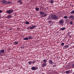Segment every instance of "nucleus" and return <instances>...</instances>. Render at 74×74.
Instances as JSON below:
<instances>
[{"label":"nucleus","mask_w":74,"mask_h":74,"mask_svg":"<svg viewBox=\"0 0 74 74\" xmlns=\"http://www.w3.org/2000/svg\"><path fill=\"white\" fill-rule=\"evenodd\" d=\"M49 63L51 64H52V63H53V62H52V60H49Z\"/></svg>","instance_id":"4468645a"},{"label":"nucleus","mask_w":74,"mask_h":74,"mask_svg":"<svg viewBox=\"0 0 74 74\" xmlns=\"http://www.w3.org/2000/svg\"><path fill=\"white\" fill-rule=\"evenodd\" d=\"M35 62H36V61L33 60L32 61V63L33 64H34V63H35Z\"/></svg>","instance_id":"393cba45"},{"label":"nucleus","mask_w":74,"mask_h":74,"mask_svg":"<svg viewBox=\"0 0 74 74\" xmlns=\"http://www.w3.org/2000/svg\"><path fill=\"white\" fill-rule=\"evenodd\" d=\"M1 12H3V11L2 10H0V13H1Z\"/></svg>","instance_id":"72a5a7b5"},{"label":"nucleus","mask_w":74,"mask_h":74,"mask_svg":"<svg viewBox=\"0 0 74 74\" xmlns=\"http://www.w3.org/2000/svg\"><path fill=\"white\" fill-rule=\"evenodd\" d=\"M18 44V42H14V44L15 45H17Z\"/></svg>","instance_id":"f3484780"},{"label":"nucleus","mask_w":74,"mask_h":74,"mask_svg":"<svg viewBox=\"0 0 74 74\" xmlns=\"http://www.w3.org/2000/svg\"><path fill=\"white\" fill-rule=\"evenodd\" d=\"M0 52L1 53H4V50L2 49L0 51Z\"/></svg>","instance_id":"1a4fd4ad"},{"label":"nucleus","mask_w":74,"mask_h":74,"mask_svg":"<svg viewBox=\"0 0 74 74\" xmlns=\"http://www.w3.org/2000/svg\"><path fill=\"white\" fill-rule=\"evenodd\" d=\"M18 3H19V4H22V2H21V0H19L18 1Z\"/></svg>","instance_id":"9b49d317"},{"label":"nucleus","mask_w":74,"mask_h":74,"mask_svg":"<svg viewBox=\"0 0 74 74\" xmlns=\"http://www.w3.org/2000/svg\"><path fill=\"white\" fill-rule=\"evenodd\" d=\"M47 66V63L45 62H44L42 64V67H45Z\"/></svg>","instance_id":"20e7f679"},{"label":"nucleus","mask_w":74,"mask_h":74,"mask_svg":"<svg viewBox=\"0 0 74 74\" xmlns=\"http://www.w3.org/2000/svg\"><path fill=\"white\" fill-rule=\"evenodd\" d=\"M26 24H27V25H29V22L28 21H26Z\"/></svg>","instance_id":"b1692460"},{"label":"nucleus","mask_w":74,"mask_h":74,"mask_svg":"<svg viewBox=\"0 0 74 74\" xmlns=\"http://www.w3.org/2000/svg\"><path fill=\"white\" fill-rule=\"evenodd\" d=\"M47 16V14H45L43 16V17H45V16Z\"/></svg>","instance_id":"aec40b11"},{"label":"nucleus","mask_w":74,"mask_h":74,"mask_svg":"<svg viewBox=\"0 0 74 74\" xmlns=\"http://www.w3.org/2000/svg\"><path fill=\"white\" fill-rule=\"evenodd\" d=\"M7 2V1L5 0H3L2 1V3H3L4 4H6V3Z\"/></svg>","instance_id":"0eeeda50"},{"label":"nucleus","mask_w":74,"mask_h":74,"mask_svg":"<svg viewBox=\"0 0 74 74\" xmlns=\"http://www.w3.org/2000/svg\"><path fill=\"white\" fill-rule=\"evenodd\" d=\"M59 22L60 24H62V23H63V21L62 20H60Z\"/></svg>","instance_id":"ddd939ff"},{"label":"nucleus","mask_w":74,"mask_h":74,"mask_svg":"<svg viewBox=\"0 0 74 74\" xmlns=\"http://www.w3.org/2000/svg\"><path fill=\"white\" fill-rule=\"evenodd\" d=\"M14 12V10H8L6 12L7 14H12V13Z\"/></svg>","instance_id":"f03ea898"},{"label":"nucleus","mask_w":74,"mask_h":74,"mask_svg":"<svg viewBox=\"0 0 74 74\" xmlns=\"http://www.w3.org/2000/svg\"><path fill=\"white\" fill-rule=\"evenodd\" d=\"M72 67H74V64H73L72 66Z\"/></svg>","instance_id":"c9c22d12"},{"label":"nucleus","mask_w":74,"mask_h":74,"mask_svg":"<svg viewBox=\"0 0 74 74\" xmlns=\"http://www.w3.org/2000/svg\"><path fill=\"white\" fill-rule=\"evenodd\" d=\"M30 29V27H28V28H27V29H28V30H29V29Z\"/></svg>","instance_id":"2f4dec72"},{"label":"nucleus","mask_w":74,"mask_h":74,"mask_svg":"<svg viewBox=\"0 0 74 74\" xmlns=\"http://www.w3.org/2000/svg\"><path fill=\"white\" fill-rule=\"evenodd\" d=\"M54 66V67H55V66Z\"/></svg>","instance_id":"58836bf2"},{"label":"nucleus","mask_w":74,"mask_h":74,"mask_svg":"<svg viewBox=\"0 0 74 74\" xmlns=\"http://www.w3.org/2000/svg\"><path fill=\"white\" fill-rule=\"evenodd\" d=\"M64 43H63V42H62V43L61 44V45H62V46L63 45H64Z\"/></svg>","instance_id":"7c9ffc66"},{"label":"nucleus","mask_w":74,"mask_h":74,"mask_svg":"<svg viewBox=\"0 0 74 74\" xmlns=\"http://www.w3.org/2000/svg\"><path fill=\"white\" fill-rule=\"evenodd\" d=\"M70 24H73V22L72 21H71L70 22Z\"/></svg>","instance_id":"473e14b6"},{"label":"nucleus","mask_w":74,"mask_h":74,"mask_svg":"<svg viewBox=\"0 0 74 74\" xmlns=\"http://www.w3.org/2000/svg\"><path fill=\"white\" fill-rule=\"evenodd\" d=\"M1 53L0 52V55H1Z\"/></svg>","instance_id":"e433bc0d"},{"label":"nucleus","mask_w":74,"mask_h":74,"mask_svg":"<svg viewBox=\"0 0 74 74\" xmlns=\"http://www.w3.org/2000/svg\"><path fill=\"white\" fill-rule=\"evenodd\" d=\"M40 14H41V15H43L44 14V12H40Z\"/></svg>","instance_id":"dca6fc26"},{"label":"nucleus","mask_w":74,"mask_h":74,"mask_svg":"<svg viewBox=\"0 0 74 74\" xmlns=\"http://www.w3.org/2000/svg\"><path fill=\"white\" fill-rule=\"evenodd\" d=\"M12 16H11L10 15H8L7 18H8V19H10V18H11Z\"/></svg>","instance_id":"9d476101"},{"label":"nucleus","mask_w":74,"mask_h":74,"mask_svg":"<svg viewBox=\"0 0 74 74\" xmlns=\"http://www.w3.org/2000/svg\"><path fill=\"white\" fill-rule=\"evenodd\" d=\"M66 29V27H64L61 29V30H64Z\"/></svg>","instance_id":"f8f14e48"},{"label":"nucleus","mask_w":74,"mask_h":74,"mask_svg":"<svg viewBox=\"0 0 74 74\" xmlns=\"http://www.w3.org/2000/svg\"><path fill=\"white\" fill-rule=\"evenodd\" d=\"M70 13L73 14H74V10L72 11L71 12H70Z\"/></svg>","instance_id":"6ab92c4d"},{"label":"nucleus","mask_w":74,"mask_h":74,"mask_svg":"<svg viewBox=\"0 0 74 74\" xmlns=\"http://www.w3.org/2000/svg\"><path fill=\"white\" fill-rule=\"evenodd\" d=\"M51 18L52 19H55L56 20V19H58V18L55 15H53L51 16Z\"/></svg>","instance_id":"f257e3e1"},{"label":"nucleus","mask_w":74,"mask_h":74,"mask_svg":"<svg viewBox=\"0 0 74 74\" xmlns=\"http://www.w3.org/2000/svg\"><path fill=\"white\" fill-rule=\"evenodd\" d=\"M36 27V25H33L32 26V27H30V29H34V28Z\"/></svg>","instance_id":"39448f33"},{"label":"nucleus","mask_w":74,"mask_h":74,"mask_svg":"<svg viewBox=\"0 0 74 74\" xmlns=\"http://www.w3.org/2000/svg\"><path fill=\"white\" fill-rule=\"evenodd\" d=\"M37 69V67H32V70H36Z\"/></svg>","instance_id":"423d86ee"},{"label":"nucleus","mask_w":74,"mask_h":74,"mask_svg":"<svg viewBox=\"0 0 74 74\" xmlns=\"http://www.w3.org/2000/svg\"><path fill=\"white\" fill-rule=\"evenodd\" d=\"M31 63H32V61H29V64H31Z\"/></svg>","instance_id":"c85d7f7f"},{"label":"nucleus","mask_w":74,"mask_h":74,"mask_svg":"<svg viewBox=\"0 0 74 74\" xmlns=\"http://www.w3.org/2000/svg\"><path fill=\"white\" fill-rule=\"evenodd\" d=\"M28 38L29 40H32V36H29Z\"/></svg>","instance_id":"5701e85b"},{"label":"nucleus","mask_w":74,"mask_h":74,"mask_svg":"<svg viewBox=\"0 0 74 74\" xmlns=\"http://www.w3.org/2000/svg\"><path fill=\"white\" fill-rule=\"evenodd\" d=\"M12 2L10 1H6V4H12Z\"/></svg>","instance_id":"7ed1b4c3"},{"label":"nucleus","mask_w":74,"mask_h":74,"mask_svg":"<svg viewBox=\"0 0 74 74\" xmlns=\"http://www.w3.org/2000/svg\"><path fill=\"white\" fill-rule=\"evenodd\" d=\"M69 73H70V71H66L65 72V73H66V74H69Z\"/></svg>","instance_id":"4be33fe9"},{"label":"nucleus","mask_w":74,"mask_h":74,"mask_svg":"<svg viewBox=\"0 0 74 74\" xmlns=\"http://www.w3.org/2000/svg\"><path fill=\"white\" fill-rule=\"evenodd\" d=\"M64 18H65V19H66L68 17L67 16H64Z\"/></svg>","instance_id":"c756f323"},{"label":"nucleus","mask_w":74,"mask_h":74,"mask_svg":"<svg viewBox=\"0 0 74 74\" xmlns=\"http://www.w3.org/2000/svg\"><path fill=\"white\" fill-rule=\"evenodd\" d=\"M69 19H70V18H72V19H74V17L73 16L71 15L69 17Z\"/></svg>","instance_id":"6e6552de"},{"label":"nucleus","mask_w":74,"mask_h":74,"mask_svg":"<svg viewBox=\"0 0 74 74\" xmlns=\"http://www.w3.org/2000/svg\"><path fill=\"white\" fill-rule=\"evenodd\" d=\"M74 6L73 5L72 6V7H73V6Z\"/></svg>","instance_id":"4c0bfd02"},{"label":"nucleus","mask_w":74,"mask_h":74,"mask_svg":"<svg viewBox=\"0 0 74 74\" xmlns=\"http://www.w3.org/2000/svg\"><path fill=\"white\" fill-rule=\"evenodd\" d=\"M48 19H51V18L50 16H49V17L48 18Z\"/></svg>","instance_id":"cd10ccee"},{"label":"nucleus","mask_w":74,"mask_h":74,"mask_svg":"<svg viewBox=\"0 0 74 74\" xmlns=\"http://www.w3.org/2000/svg\"><path fill=\"white\" fill-rule=\"evenodd\" d=\"M65 48H69V45H66L65 46Z\"/></svg>","instance_id":"412c9836"},{"label":"nucleus","mask_w":74,"mask_h":74,"mask_svg":"<svg viewBox=\"0 0 74 74\" xmlns=\"http://www.w3.org/2000/svg\"><path fill=\"white\" fill-rule=\"evenodd\" d=\"M49 23H52V21H49Z\"/></svg>","instance_id":"f704fd0d"},{"label":"nucleus","mask_w":74,"mask_h":74,"mask_svg":"<svg viewBox=\"0 0 74 74\" xmlns=\"http://www.w3.org/2000/svg\"><path fill=\"white\" fill-rule=\"evenodd\" d=\"M24 39L25 40H28V38H25Z\"/></svg>","instance_id":"bb28decb"},{"label":"nucleus","mask_w":74,"mask_h":74,"mask_svg":"<svg viewBox=\"0 0 74 74\" xmlns=\"http://www.w3.org/2000/svg\"><path fill=\"white\" fill-rule=\"evenodd\" d=\"M50 3H51L52 4V3H53V1H52V0H51L50 1Z\"/></svg>","instance_id":"a878e982"},{"label":"nucleus","mask_w":74,"mask_h":74,"mask_svg":"<svg viewBox=\"0 0 74 74\" xmlns=\"http://www.w3.org/2000/svg\"><path fill=\"white\" fill-rule=\"evenodd\" d=\"M43 62H44V63H46L47 62V60L46 59H45L43 60Z\"/></svg>","instance_id":"a211bd4d"},{"label":"nucleus","mask_w":74,"mask_h":74,"mask_svg":"<svg viewBox=\"0 0 74 74\" xmlns=\"http://www.w3.org/2000/svg\"><path fill=\"white\" fill-rule=\"evenodd\" d=\"M35 10L36 11H38L39 10V8L38 7H36L35 8Z\"/></svg>","instance_id":"2eb2a0df"}]
</instances>
